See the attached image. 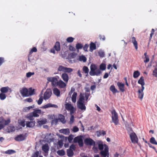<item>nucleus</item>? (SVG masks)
<instances>
[{"instance_id": "36", "label": "nucleus", "mask_w": 157, "mask_h": 157, "mask_svg": "<svg viewBox=\"0 0 157 157\" xmlns=\"http://www.w3.org/2000/svg\"><path fill=\"white\" fill-rule=\"evenodd\" d=\"M155 67L154 70L153 71L152 75L156 77H157V64L155 66H153Z\"/></svg>"}, {"instance_id": "50", "label": "nucleus", "mask_w": 157, "mask_h": 157, "mask_svg": "<svg viewBox=\"0 0 157 157\" xmlns=\"http://www.w3.org/2000/svg\"><path fill=\"white\" fill-rule=\"evenodd\" d=\"M58 154L60 156H63L65 155V152L63 150H59L57 151Z\"/></svg>"}, {"instance_id": "18", "label": "nucleus", "mask_w": 157, "mask_h": 157, "mask_svg": "<svg viewBox=\"0 0 157 157\" xmlns=\"http://www.w3.org/2000/svg\"><path fill=\"white\" fill-rule=\"evenodd\" d=\"M131 41L133 43L135 49L136 50H137L138 48V43L136 40V38L134 36L132 37V38Z\"/></svg>"}, {"instance_id": "61", "label": "nucleus", "mask_w": 157, "mask_h": 157, "mask_svg": "<svg viewBox=\"0 0 157 157\" xmlns=\"http://www.w3.org/2000/svg\"><path fill=\"white\" fill-rule=\"evenodd\" d=\"M34 72H29L27 73L26 74V76L27 77H31L32 75H33L34 74Z\"/></svg>"}, {"instance_id": "53", "label": "nucleus", "mask_w": 157, "mask_h": 157, "mask_svg": "<svg viewBox=\"0 0 157 157\" xmlns=\"http://www.w3.org/2000/svg\"><path fill=\"white\" fill-rule=\"evenodd\" d=\"M73 135H71L68 137V140L69 143L72 142V141L73 139Z\"/></svg>"}, {"instance_id": "51", "label": "nucleus", "mask_w": 157, "mask_h": 157, "mask_svg": "<svg viewBox=\"0 0 157 157\" xmlns=\"http://www.w3.org/2000/svg\"><path fill=\"white\" fill-rule=\"evenodd\" d=\"M76 48L78 50L82 48H83V45L81 44L78 43L76 44Z\"/></svg>"}, {"instance_id": "25", "label": "nucleus", "mask_w": 157, "mask_h": 157, "mask_svg": "<svg viewBox=\"0 0 157 157\" xmlns=\"http://www.w3.org/2000/svg\"><path fill=\"white\" fill-rule=\"evenodd\" d=\"M49 147L47 144H45L42 147V149L45 153L48 152L49 150Z\"/></svg>"}, {"instance_id": "16", "label": "nucleus", "mask_w": 157, "mask_h": 157, "mask_svg": "<svg viewBox=\"0 0 157 157\" xmlns=\"http://www.w3.org/2000/svg\"><path fill=\"white\" fill-rule=\"evenodd\" d=\"M117 86L121 92H124L125 91L124 84V83L118 82L117 83Z\"/></svg>"}, {"instance_id": "49", "label": "nucleus", "mask_w": 157, "mask_h": 157, "mask_svg": "<svg viewBox=\"0 0 157 157\" xmlns=\"http://www.w3.org/2000/svg\"><path fill=\"white\" fill-rule=\"evenodd\" d=\"M34 116H33V114L32 113H30L28 115L27 117L29 119L30 121H33V120L34 119L33 118V117Z\"/></svg>"}, {"instance_id": "24", "label": "nucleus", "mask_w": 157, "mask_h": 157, "mask_svg": "<svg viewBox=\"0 0 157 157\" xmlns=\"http://www.w3.org/2000/svg\"><path fill=\"white\" fill-rule=\"evenodd\" d=\"M47 122V120L45 118L42 120H38L37 121V123L38 124V126H41V125L44 124Z\"/></svg>"}, {"instance_id": "48", "label": "nucleus", "mask_w": 157, "mask_h": 157, "mask_svg": "<svg viewBox=\"0 0 157 157\" xmlns=\"http://www.w3.org/2000/svg\"><path fill=\"white\" fill-rule=\"evenodd\" d=\"M6 98V95L3 93H1L0 94V99L3 100H4Z\"/></svg>"}, {"instance_id": "45", "label": "nucleus", "mask_w": 157, "mask_h": 157, "mask_svg": "<svg viewBox=\"0 0 157 157\" xmlns=\"http://www.w3.org/2000/svg\"><path fill=\"white\" fill-rule=\"evenodd\" d=\"M106 68L105 64L102 63L100 65V69L102 71L105 70Z\"/></svg>"}, {"instance_id": "8", "label": "nucleus", "mask_w": 157, "mask_h": 157, "mask_svg": "<svg viewBox=\"0 0 157 157\" xmlns=\"http://www.w3.org/2000/svg\"><path fill=\"white\" fill-rule=\"evenodd\" d=\"M129 136L132 142L134 144L137 143L138 142V138L134 132L129 134Z\"/></svg>"}, {"instance_id": "7", "label": "nucleus", "mask_w": 157, "mask_h": 157, "mask_svg": "<svg viewBox=\"0 0 157 157\" xmlns=\"http://www.w3.org/2000/svg\"><path fill=\"white\" fill-rule=\"evenodd\" d=\"M55 50L57 52L60 50V44L59 42L57 41L56 42L53 48L51 49L50 52L54 54H55L56 53Z\"/></svg>"}, {"instance_id": "63", "label": "nucleus", "mask_w": 157, "mask_h": 157, "mask_svg": "<svg viewBox=\"0 0 157 157\" xmlns=\"http://www.w3.org/2000/svg\"><path fill=\"white\" fill-rule=\"evenodd\" d=\"M89 47V45L87 44H85L83 47V49L85 51H87V48Z\"/></svg>"}, {"instance_id": "56", "label": "nucleus", "mask_w": 157, "mask_h": 157, "mask_svg": "<svg viewBox=\"0 0 157 157\" xmlns=\"http://www.w3.org/2000/svg\"><path fill=\"white\" fill-rule=\"evenodd\" d=\"M154 32H155V31H154V29H151V33L150 34V37H149V39L150 40L151 39L153 35L154 34Z\"/></svg>"}, {"instance_id": "44", "label": "nucleus", "mask_w": 157, "mask_h": 157, "mask_svg": "<svg viewBox=\"0 0 157 157\" xmlns=\"http://www.w3.org/2000/svg\"><path fill=\"white\" fill-rule=\"evenodd\" d=\"M37 51V49L35 47H33V48L31 50L30 52H29V57H31L32 56V53L34 52H36Z\"/></svg>"}, {"instance_id": "3", "label": "nucleus", "mask_w": 157, "mask_h": 157, "mask_svg": "<svg viewBox=\"0 0 157 157\" xmlns=\"http://www.w3.org/2000/svg\"><path fill=\"white\" fill-rule=\"evenodd\" d=\"M10 122V119L6 120H5L3 117H0V130L3 128L5 126L8 125Z\"/></svg>"}, {"instance_id": "32", "label": "nucleus", "mask_w": 157, "mask_h": 157, "mask_svg": "<svg viewBox=\"0 0 157 157\" xmlns=\"http://www.w3.org/2000/svg\"><path fill=\"white\" fill-rule=\"evenodd\" d=\"M78 60L83 62H86V61L87 59L86 57L83 55H81L79 57Z\"/></svg>"}, {"instance_id": "22", "label": "nucleus", "mask_w": 157, "mask_h": 157, "mask_svg": "<svg viewBox=\"0 0 157 157\" xmlns=\"http://www.w3.org/2000/svg\"><path fill=\"white\" fill-rule=\"evenodd\" d=\"M58 86L60 88H63L66 86V84L61 80H59L57 84V86Z\"/></svg>"}, {"instance_id": "55", "label": "nucleus", "mask_w": 157, "mask_h": 157, "mask_svg": "<svg viewBox=\"0 0 157 157\" xmlns=\"http://www.w3.org/2000/svg\"><path fill=\"white\" fill-rule=\"evenodd\" d=\"M58 120L59 119H55L52 121L51 123L52 124H56L58 122Z\"/></svg>"}, {"instance_id": "30", "label": "nucleus", "mask_w": 157, "mask_h": 157, "mask_svg": "<svg viewBox=\"0 0 157 157\" xmlns=\"http://www.w3.org/2000/svg\"><path fill=\"white\" fill-rule=\"evenodd\" d=\"M98 149L101 151L103 150L104 145L102 141H100L98 142Z\"/></svg>"}, {"instance_id": "35", "label": "nucleus", "mask_w": 157, "mask_h": 157, "mask_svg": "<svg viewBox=\"0 0 157 157\" xmlns=\"http://www.w3.org/2000/svg\"><path fill=\"white\" fill-rule=\"evenodd\" d=\"M59 120L62 122L64 123L65 122V117L64 116L61 114H60L59 115Z\"/></svg>"}, {"instance_id": "13", "label": "nucleus", "mask_w": 157, "mask_h": 157, "mask_svg": "<svg viewBox=\"0 0 157 157\" xmlns=\"http://www.w3.org/2000/svg\"><path fill=\"white\" fill-rule=\"evenodd\" d=\"M52 94V93L50 90H47L44 94V99L45 100L48 99L51 96Z\"/></svg>"}, {"instance_id": "52", "label": "nucleus", "mask_w": 157, "mask_h": 157, "mask_svg": "<svg viewBox=\"0 0 157 157\" xmlns=\"http://www.w3.org/2000/svg\"><path fill=\"white\" fill-rule=\"evenodd\" d=\"M74 38L71 37H69L67 39V41L69 43L72 42L74 40Z\"/></svg>"}, {"instance_id": "62", "label": "nucleus", "mask_w": 157, "mask_h": 157, "mask_svg": "<svg viewBox=\"0 0 157 157\" xmlns=\"http://www.w3.org/2000/svg\"><path fill=\"white\" fill-rule=\"evenodd\" d=\"M145 59L144 60V62L146 63H148L149 61V56H147L146 57H145Z\"/></svg>"}, {"instance_id": "23", "label": "nucleus", "mask_w": 157, "mask_h": 157, "mask_svg": "<svg viewBox=\"0 0 157 157\" xmlns=\"http://www.w3.org/2000/svg\"><path fill=\"white\" fill-rule=\"evenodd\" d=\"M59 132L65 135H68L70 132L69 128L61 129L59 130Z\"/></svg>"}, {"instance_id": "9", "label": "nucleus", "mask_w": 157, "mask_h": 157, "mask_svg": "<svg viewBox=\"0 0 157 157\" xmlns=\"http://www.w3.org/2000/svg\"><path fill=\"white\" fill-rule=\"evenodd\" d=\"M65 109L68 111H70V114H73L75 111V109L71 104L67 103L65 105Z\"/></svg>"}, {"instance_id": "34", "label": "nucleus", "mask_w": 157, "mask_h": 157, "mask_svg": "<svg viewBox=\"0 0 157 157\" xmlns=\"http://www.w3.org/2000/svg\"><path fill=\"white\" fill-rule=\"evenodd\" d=\"M67 155L68 157H72L74 155V152L72 150L68 149L67 151Z\"/></svg>"}, {"instance_id": "14", "label": "nucleus", "mask_w": 157, "mask_h": 157, "mask_svg": "<svg viewBox=\"0 0 157 157\" xmlns=\"http://www.w3.org/2000/svg\"><path fill=\"white\" fill-rule=\"evenodd\" d=\"M77 106L81 110H85L86 107L84 104V101H77Z\"/></svg>"}, {"instance_id": "19", "label": "nucleus", "mask_w": 157, "mask_h": 157, "mask_svg": "<svg viewBox=\"0 0 157 157\" xmlns=\"http://www.w3.org/2000/svg\"><path fill=\"white\" fill-rule=\"evenodd\" d=\"M53 107L56 108H58V106L54 104H52L51 103H48L45 105L43 106L41 108L43 109L48 108L49 107Z\"/></svg>"}, {"instance_id": "47", "label": "nucleus", "mask_w": 157, "mask_h": 157, "mask_svg": "<svg viewBox=\"0 0 157 157\" xmlns=\"http://www.w3.org/2000/svg\"><path fill=\"white\" fill-rule=\"evenodd\" d=\"M18 123L20 126L23 127H25V121L24 120L19 121Z\"/></svg>"}, {"instance_id": "41", "label": "nucleus", "mask_w": 157, "mask_h": 157, "mask_svg": "<svg viewBox=\"0 0 157 157\" xmlns=\"http://www.w3.org/2000/svg\"><path fill=\"white\" fill-rule=\"evenodd\" d=\"M138 92V98L142 100L144 96V93L143 92L141 91V90H139Z\"/></svg>"}, {"instance_id": "37", "label": "nucleus", "mask_w": 157, "mask_h": 157, "mask_svg": "<svg viewBox=\"0 0 157 157\" xmlns=\"http://www.w3.org/2000/svg\"><path fill=\"white\" fill-rule=\"evenodd\" d=\"M82 71L85 73L87 74L86 76H87L89 71L88 67L86 66H84L83 67Z\"/></svg>"}, {"instance_id": "57", "label": "nucleus", "mask_w": 157, "mask_h": 157, "mask_svg": "<svg viewBox=\"0 0 157 157\" xmlns=\"http://www.w3.org/2000/svg\"><path fill=\"white\" fill-rule=\"evenodd\" d=\"M98 54L99 56L101 57H104L105 55L104 52L102 51L99 52H98Z\"/></svg>"}, {"instance_id": "27", "label": "nucleus", "mask_w": 157, "mask_h": 157, "mask_svg": "<svg viewBox=\"0 0 157 157\" xmlns=\"http://www.w3.org/2000/svg\"><path fill=\"white\" fill-rule=\"evenodd\" d=\"M53 94L57 96H59L60 95V91L57 88H54L53 90Z\"/></svg>"}, {"instance_id": "29", "label": "nucleus", "mask_w": 157, "mask_h": 157, "mask_svg": "<svg viewBox=\"0 0 157 157\" xmlns=\"http://www.w3.org/2000/svg\"><path fill=\"white\" fill-rule=\"evenodd\" d=\"M96 44L93 42H91L90 45V51L92 52L93 50L96 49Z\"/></svg>"}, {"instance_id": "12", "label": "nucleus", "mask_w": 157, "mask_h": 157, "mask_svg": "<svg viewBox=\"0 0 157 157\" xmlns=\"http://www.w3.org/2000/svg\"><path fill=\"white\" fill-rule=\"evenodd\" d=\"M74 143H78L80 147L83 146V140L82 138L78 137H76L74 139Z\"/></svg>"}, {"instance_id": "15", "label": "nucleus", "mask_w": 157, "mask_h": 157, "mask_svg": "<svg viewBox=\"0 0 157 157\" xmlns=\"http://www.w3.org/2000/svg\"><path fill=\"white\" fill-rule=\"evenodd\" d=\"M25 136L22 134H21L17 136L14 139L17 141H21L25 140Z\"/></svg>"}, {"instance_id": "2", "label": "nucleus", "mask_w": 157, "mask_h": 157, "mask_svg": "<svg viewBox=\"0 0 157 157\" xmlns=\"http://www.w3.org/2000/svg\"><path fill=\"white\" fill-rule=\"evenodd\" d=\"M111 113L112 115V120L115 125H117L119 124V120L118 119V115L117 113L116 112L114 109H113L111 111Z\"/></svg>"}, {"instance_id": "17", "label": "nucleus", "mask_w": 157, "mask_h": 157, "mask_svg": "<svg viewBox=\"0 0 157 157\" xmlns=\"http://www.w3.org/2000/svg\"><path fill=\"white\" fill-rule=\"evenodd\" d=\"M35 124V121H27L26 122V126L27 127L33 128Z\"/></svg>"}, {"instance_id": "31", "label": "nucleus", "mask_w": 157, "mask_h": 157, "mask_svg": "<svg viewBox=\"0 0 157 157\" xmlns=\"http://www.w3.org/2000/svg\"><path fill=\"white\" fill-rule=\"evenodd\" d=\"M84 94L83 93H80L79 95V98L78 101H84L85 100Z\"/></svg>"}, {"instance_id": "28", "label": "nucleus", "mask_w": 157, "mask_h": 157, "mask_svg": "<svg viewBox=\"0 0 157 157\" xmlns=\"http://www.w3.org/2000/svg\"><path fill=\"white\" fill-rule=\"evenodd\" d=\"M77 96V93L76 92H74L71 97V100L73 102L75 103L76 102Z\"/></svg>"}, {"instance_id": "4", "label": "nucleus", "mask_w": 157, "mask_h": 157, "mask_svg": "<svg viewBox=\"0 0 157 157\" xmlns=\"http://www.w3.org/2000/svg\"><path fill=\"white\" fill-rule=\"evenodd\" d=\"M59 77L58 76H56L53 77H49L47 78L48 80L50 82H51L52 86H57L58 83L59 81L58 79Z\"/></svg>"}, {"instance_id": "60", "label": "nucleus", "mask_w": 157, "mask_h": 157, "mask_svg": "<svg viewBox=\"0 0 157 157\" xmlns=\"http://www.w3.org/2000/svg\"><path fill=\"white\" fill-rule=\"evenodd\" d=\"M79 131V128L76 126H74L73 128V131L74 132H77Z\"/></svg>"}, {"instance_id": "10", "label": "nucleus", "mask_w": 157, "mask_h": 157, "mask_svg": "<svg viewBox=\"0 0 157 157\" xmlns=\"http://www.w3.org/2000/svg\"><path fill=\"white\" fill-rule=\"evenodd\" d=\"M20 93L23 97H29V90L26 87H23L20 90Z\"/></svg>"}, {"instance_id": "54", "label": "nucleus", "mask_w": 157, "mask_h": 157, "mask_svg": "<svg viewBox=\"0 0 157 157\" xmlns=\"http://www.w3.org/2000/svg\"><path fill=\"white\" fill-rule=\"evenodd\" d=\"M43 101V98L42 96L40 97L39 100L37 101V103L39 105H40Z\"/></svg>"}, {"instance_id": "40", "label": "nucleus", "mask_w": 157, "mask_h": 157, "mask_svg": "<svg viewBox=\"0 0 157 157\" xmlns=\"http://www.w3.org/2000/svg\"><path fill=\"white\" fill-rule=\"evenodd\" d=\"M7 132H10L14 131V127L13 126H9L7 128Z\"/></svg>"}, {"instance_id": "1", "label": "nucleus", "mask_w": 157, "mask_h": 157, "mask_svg": "<svg viewBox=\"0 0 157 157\" xmlns=\"http://www.w3.org/2000/svg\"><path fill=\"white\" fill-rule=\"evenodd\" d=\"M101 73L100 70L98 68L97 66L94 64H92L90 66V71L89 74L91 76H98Z\"/></svg>"}, {"instance_id": "21", "label": "nucleus", "mask_w": 157, "mask_h": 157, "mask_svg": "<svg viewBox=\"0 0 157 157\" xmlns=\"http://www.w3.org/2000/svg\"><path fill=\"white\" fill-rule=\"evenodd\" d=\"M61 78L66 83H67L69 80V77L68 75L66 73L62 74Z\"/></svg>"}, {"instance_id": "64", "label": "nucleus", "mask_w": 157, "mask_h": 157, "mask_svg": "<svg viewBox=\"0 0 157 157\" xmlns=\"http://www.w3.org/2000/svg\"><path fill=\"white\" fill-rule=\"evenodd\" d=\"M99 39H100V40H102L104 41L105 40V37L104 36V35H99Z\"/></svg>"}, {"instance_id": "59", "label": "nucleus", "mask_w": 157, "mask_h": 157, "mask_svg": "<svg viewBox=\"0 0 157 157\" xmlns=\"http://www.w3.org/2000/svg\"><path fill=\"white\" fill-rule=\"evenodd\" d=\"M85 98H86V100L87 101V100L90 96V94L88 93H85L84 94Z\"/></svg>"}, {"instance_id": "38", "label": "nucleus", "mask_w": 157, "mask_h": 157, "mask_svg": "<svg viewBox=\"0 0 157 157\" xmlns=\"http://www.w3.org/2000/svg\"><path fill=\"white\" fill-rule=\"evenodd\" d=\"M28 95L29 96L33 95L35 94V90L33 89L32 88H30L29 89Z\"/></svg>"}, {"instance_id": "6", "label": "nucleus", "mask_w": 157, "mask_h": 157, "mask_svg": "<svg viewBox=\"0 0 157 157\" xmlns=\"http://www.w3.org/2000/svg\"><path fill=\"white\" fill-rule=\"evenodd\" d=\"M100 154L103 157H109V148L106 145H104V149L101 151Z\"/></svg>"}, {"instance_id": "26", "label": "nucleus", "mask_w": 157, "mask_h": 157, "mask_svg": "<svg viewBox=\"0 0 157 157\" xmlns=\"http://www.w3.org/2000/svg\"><path fill=\"white\" fill-rule=\"evenodd\" d=\"M110 90L112 92L113 94H115L117 93H118L119 92L115 88L114 85L111 86L109 88Z\"/></svg>"}, {"instance_id": "46", "label": "nucleus", "mask_w": 157, "mask_h": 157, "mask_svg": "<svg viewBox=\"0 0 157 157\" xmlns=\"http://www.w3.org/2000/svg\"><path fill=\"white\" fill-rule=\"evenodd\" d=\"M15 152V151L13 150H9L5 152V153L8 154H12Z\"/></svg>"}, {"instance_id": "11", "label": "nucleus", "mask_w": 157, "mask_h": 157, "mask_svg": "<svg viewBox=\"0 0 157 157\" xmlns=\"http://www.w3.org/2000/svg\"><path fill=\"white\" fill-rule=\"evenodd\" d=\"M84 142L87 145L94 146L95 145V141L90 138L86 139L84 140Z\"/></svg>"}, {"instance_id": "5", "label": "nucleus", "mask_w": 157, "mask_h": 157, "mask_svg": "<svg viewBox=\"0 0 157 157\" xmlns=\"http://www.w3.org/2000/svg\"><path fill=\"white\" fill-rule=\"evenodd\" d=\"M58 71L63 72L64 73H70L72 72L73 71V70L71 68L64 67L60 65L59 66Z\"/></svg>"}, {"instance_id": "39", "label": "nucleus", "mask_w": 157, "mask_h": 157, "mask_svg": "<svg viewBox=\"0 0 157 157\" xmlns=\"http://www.w3.org/2000/svg\"><path fill=\"white\" fill-rule=\"evenodd\" d=\"M138 82L139 84H141V85H144L145 83L144 77L143 76L141 77Z\"/></svg>"}, {"instance_id": "33", "label": "nucleus", "mask_w": 157, "mask_h": 157, "mask_svg": "<svg viewBox=\"0 0 157 157\" xmlns=\"http://www.w3.org/2000/svg\"><path fill=\"white\" fill-rule=\"evenodd\" d=\"M2 93H6L9 91V87H2L0 90Z\"/></svg>"}, {"instance_id": "58", "label": "nucleus", "mask_w": 157, "mask_h": 157, "mask_svg": "<svg viewBox=\"0 0 157 157\" xmlns=\"http://www.w3.org/2000/svg\"><path fill=\"white\" fill-rule=\"evenodd\" d=\"M5 62L4 59L3 57H0V66Z\"/></svg>"}, {"instance_id": "42", "label": "nucleus", "mask_w": 157, "mask_h": 157, "mask_svg": "<svg viewBox=\"0 0 157 157\" xmlns=\"http://www.w3.org/2000/svg\"><path fill=\"white\" fill-rule=\"evenodd\" d=\"M140 75V73L138 71H135L133 73V77L134 78H136L138 77Z\"/></svg>"}, {"instance_id": "20", "label": "nucleus", "mask_w": 157, "mask_h": 157, "mask_svg": "<svg viewBox=\"0 0 157 157\" xmlns=\"http://www.w3.org/2000/svg\"><path fill=\"white\" fill-rule=\"evenodd\" d=\"M41 111L40 109H36L34 110L32 113L33 114V116L34 117H39V114H41Z\"/></svg>"}, {"instance_id": "43", "label": "nucleus", "mask_w": 157, "mask_h": 157, "mask_svg": "<svg viewBox=\"0 0 157 157\" xmlns=\"http://www.w3.org/2000/svg\"><path fill=\"white\" fill-rule=\"evenodd\" d=\"M150 142L152 144L157 145V142L156 141L155 138L153 137H151L150 138Z\"/></svg>"}]
</instances>
